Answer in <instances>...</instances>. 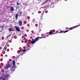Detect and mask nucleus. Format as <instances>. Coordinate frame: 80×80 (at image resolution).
Instances as JSON below:
<instances>
[{
	"instance_id": "24",
	"label": "nucleus",
	"mask_w": 80,
	"mask_h": 80,
	"mask_svg": "<svg viewBox=\"0 0 80 80\" xmlns=\"http://www.w3.org/2000/svg\"><path fill=\"white\" fill-rule=\"evenodd\" d=\"M52 0H46V1H49V2H51Z\"/></svg>"
},
{
	"instance_id": "29",
	"label": "nucleus",
	"mask_w": 80,
	"mask_h": 80,
	"mask_svg": "<svg viewBox=\"0 0 80 80\" xmlns=\"http://www.w3.org/2000/svg\"><path fill=\"white\" fill-rule=\"evenodd\" d=\"M3 80H5V78H3Z\"/></svg>"
},
{
	"instance_id": "8",
	"label": "nucleus",
	"mask_w": 80,
	"mask_h": 80,
	"mask_svg": "<svg viewBox=\"0 0 80 80\" xmlns=\"http://www.w3.org/2000/svg\"><path fill=\"white\" fill-rule=\"evenodd\" d=\"M18 23V25L19 26H22V21H19Z\"/></svg>"
},
{
	"instance_id": "18",
	"label": "nucleus",
	"mask_w": 80,
	"mask_h": 80,
	"mask_svg": "<svg viewBox=\"0 0 80 80\" xmlns=\"http://www.w3.org/2000/svg\"><path fill=\"white\" fill-rule=\"evenodd\" d=\"M47 3L46 2H44L42 3V5H44V4H45V3Z\"/></svg>"
},
{
	"instance_id": "33",
	"label": "nucleus",
	"mask_w": 80,
	"mask_h": 80,
	"mask_svg": "<svg viewBox=\"0 0 80 80\" xmlns=\"http://www.w3.org/2000/svg\"><path fill=\"white\" fill-rule=\"evenodd\" d=\"M18 13H19V12H18Z\"/></svg>"
},
{
	"instance_id": "6",
	"label": "nucleus",
	"mask_w": 80,
	"mask_h": 80,
	"mask_svg": "<svg viewBox=\"0 0 80 80\" xmlns=\"http://www.w3.org/2000/svg\"><path fill=\"white\" fill-rule=\"evenodd\" d=\"M11 67V65H10L9 64H7V65L6 66L5 69H8V68H10Z\"/></svg>"
},
{
	"instance_id": "16",
	"label": "nucleus",
	"mask_w": 80,
	"mask_h": 80,
	"mask_svg": "<svg viewBox=\"0 0 80 80\" xmlns=\"http://www.w3.org/2000/svg\"><path fill=\"white\" fill-rule=\"evenodd\" d=\"M1 72L2 73H3L4 72V69L2 68L1 69Z\"/></svg>"
},
{
	"instance_id": "1",
	"label": "nucleus",
	"mask_w": 80,
	"mask_h": 80,
	"mask_svg": "<svg viewBox=\"0 0 80 80\" xmlns=\"http://www.w3.org/2000/svg\"><path fill=\"white\" fill-rule=\"evenodd\" d=\"M46 38V37L45 36L43 37H37L35 39H32V41H31V44H34L37 41H38L39 39H40L41 38Z\"/></svg>"
},
{
	"instance_id": "26",
	"label": "nucleus",
	"mask_w": 80,
	"mask_h": 80,
	"mask_svg": "<svg viewBox=\"0 0 80 80\" xmlns=\"http://www.w3.org/2000/svg\"><path fill=\"white\" fill-rule=\"evenodd\" d=\"M40 31H41V29H39V32H40Z\"/></svg>"
},
{
	"instance_id": "28",
	"label": "nucleus",
	"mask_w": 80,
	"mask_h": 80,
	"mask_svg": "<svg viewBox=\"0 0 80 80\" xmlns=\"http://www.w3.org/2000/svg\"><path fill=\"white\" fill-rule=\"evenodd\" d=\"M46 7L44 6L43 7V8H46Z\"/></svg>"
},
{
	"instance_id": "9",
	"label": "nucleus",
	"mask_w": 80,
	"mask_h": 80,
	"mask_svg": "<svg viewBox=\"0 0 80 80\" xmlns=\"http://www.w3.org/2000/svg\"><path fill=\"white\" fill-rule=\"evenodd\" d=\"M23 12L21 11H19V17H21L22 16V14Z\"/></svg>"
},
{
	"instance_id": "14",
	"label": "nucleus",
	"mask_w": 80,
	"mask_h": 80,
	"mask_svg": "<svg viewBox=\"0 0 80 80\" xmlns=\"http://www.w3.org/2000/svg\"><path fill=\"white\" fill-rule=\"evenodd\" d=\"M22 51L23 52H25V51H26V49H21V50H20V52H22Z\"/></svg>"
},
{
	"instance_id": "4",
	"label": "nucleus",
	"mask_w": 80,
	"mask_h": 80,
	"mask_svg": "<svg viewBox=\"0 0 80 80\" xmlns=\"http://www.w3.org/2000/svg\"><path fill=\"white\" fill-rule=\"evenodd\" d=\"M14 28H15L16 30L17 31H18V32H20V27L17 26H14Z\"/></svg>"
},
{
	"instance_id": "11",
	"label": "nucleus",
	"mask_w": 80,
	"mask_h": 80,
	"mask_svg": "<svg viewBox=\"0 0 80 80\" xmlns=\"http://www.w3.org/2000/svg\"><path fill=\"white\" fill-rule=\"evenodd\" d=\"M68 31H69V30H66V31H61L59 32H58V33H63V32H64V33H66V32H68Z\"/></svg>"
},
{
	"instance_id": "12",
	"label": "nucleus",
	"mask_w": 80,
	"mask_h": 80,
	"mask_svg": "<svg viewBox=\"0 0 80 80\" xmlns=\"http://www.w3.org/2000/svg\"><path fill=\"white\" fill-rule=\"evenodd\" d=\"M18 13H17L15 15V18L16 20H17L18 19Z\"/></svg>"
},
{
	"instance_id": "22",
	"label": "nucleus",
	"mask_w": 80,
	"mask_h": 80,
	"mask_svg": "<svg viewBox=\"0 0 80 80\" xmlns=\"http://www.w3.org/2000/svg\"><path fill=\"white\" fill-rule=\"evenodd\" d=\"M23 55V52H22V53H21L20 55V56H21V55L22 56V55Z\"/></svg>"
},
{
	"instance_id": "15",
	"label": "nucleus",
	"mask_w": 80,
	"mask_h": 80,
	"mask_svg": "<svg viewBox=\"0 0 80 80\" xmlns=\"http://www.w3.org/2000/svg\"><path fill=\"white\" fill-rule=\"evenodd\" d=\"M7 48V46L5 45L4 48L3 50H4V51H6Z\"/></svg>"
},
{
	"instance_id": "27",
	"label": "nucleus",
	"mask_w": 80,
	"mask_h": 80,
	"mask_svg": "<svg viewBox=\"0 0 80 80\" xmlns=\"http://www.w3.org/2000/svg\"><path fill=\"white\" fill-rule=\"evenodd\" d=\"M17 4L18 5H19V3L18 2H17Z\"/></svg>"
},
{
	"instance_id": "17",
	"label": "nucleus",
	"mask_w": 80,
	"mask_h": 80,
	"mask_svg": "<svg viewBox=\"0 0 80 80\" xmlns=\"http://www.w3.org/2000/svg\"><path fill=\"white\" fill-rule=\"evenodd\" d=\"M9 31L10 32H11V31H12V28H9Z\"/></svg>"
},
{
	"instance_id": "36",
	"label": "nucleus",
	"mask_w": 80,
	"mask_h": 80,
	"mask_svg": "<svg viewBox=\"0 0 80 80\" xmlns=\"http://www.w3.org/2000/svg\"><path fill=\"white\" fill-rule=\"evenodd\" d=\"M23 37V36H22V37Z\"/></svg>"
},
{
	"instance_id": "5",
	"label": "nucleus",
	"mask_w": 80,
	"mask_h": 80,
	"mask_svg": "<svg viewBox=\"0 0 80 80\" xmlns=\"http://www.w3.org/2000/svg\"><path fill=\"white\" fill-rule=\"evenodd\" d=\"M79 26H80V25H76L72 27H71L69 28V30H72V29H74V28H77V27H79Z\"/></svg>"
},
{
	"instance_id": "34",
	"label": "nucleus",
	"mask_w": 80,
	"mask_h": 80,
	"mask_svg": "<svg viewBox=\"0 0 80 80\" xmlns=\"http://www.w3.org/2000/svg\"><path fill=\"white\" fill-rule=\"evenodd\" d=\"M1 79V78H0V79Z\"/></svg>"
},
{
	"instance_id": "25",
	"label": "nucleus",
	"mask_w": 80,
	"mask_h": 80,
	"mask_svg": "<svg viewBox=\"0 0 80 80\" xmlns=\"http://www.w3.org/2000/svg\"><path fill=\"white\" fill-rule=\"evenodd\" d=\"M32 21H33L34 22H35V19H34Z\"/></svg>"
},
{
	"instance_id": "23",
	"label": "nucleus",
	"mask_w": 80,
	"mask_h": 80,
	"mask_svg": "<svg viewBox=\"0 0 80 80\" xmlns=\"http://www.w3.org/2000/svg\"><path fill=\"white\" fill-rule=\"evenodd\" d=\"M11 34H10L7 37V38H8L10 36H11Z\"/></svg>"
},
{
	"instance_id": "31",
	"label": "nucleus",
	"mask_w": 80,
	"mask_h": 80,
	"mask_svg": "<svg viewBox=\"0 0 80 80\" xmlns=\"http://www.w3.org/2000/svg\"><path fill=\"white\" fill-rule=\"evenodd\" d=\"M43 7H42L41 8H43Z\"/></svg>"
},
{
	"instance_id": "21",
	"label": "nucleus",
	"mask_w": 80,
	"mask_h": 80,
	"mask_svg": "<svg viewBox=\"0 0 80 80\" xmlns=\"http://www.w3.org/2000/svg\"><path fill=\"white\" fill-rule=\"evenodd\" d=\"M55 0V3H57L58 2V0Z\"/></svg>"
},
{
	"instance_id": "32",
	"label": "nucleus",
	"mask_w": 80,
	"mask_h": 80,
	"mask_svg": "<svg viewBox=\"0 0 80 80\" xmlns=\"http://www.w3.org/2000/svg\"><path fill=\"white\" fill-rule=\"evenodd\" d=\"M67 0H65V1H67Z\"/></svg>"
},
{
	"instance_id": "35",
	"label": "nucleus",
	"mask_w": 80,
	"mask_h": 80,
	"mask_svg": "<svg viewBox=\"0 0 80 80\" xmlns=\"http://www.w3.org/2000/svg\"><path fill=\"white\" fill-rule=\"evenodd\" d=\"M0 27H1V26H0Z\"/></svg>"
},
{
	"instance_id": "10",
	"label": "nucleus",
	"mask_w": 80,
	"mask_h": 80,
	"mask_svg": "<svg viewBox=\"0 0 80 80\" xmlns=\"http://www.w3.org/2000/svg\"><path fill=\"white\" fill-rule=\"evenodd\" d=\"M14 10V8H13V7L12 6L10 7V11L11 12H12Z\"/></svg>"
},
{
	"instance_id": "3",
	"label": "nucleus",
	"mask_w": 80,
	"mask_h": 80,
	"mask_svg": "<svg viewBox=\"0 0 80 80\" xmlns=\"http://www.w3.org/2000/svg\"><path fill=\"white\" fill-rule=\"evenodd\" d=\"M5 73H6V75H5V79L7 80H8V78L10 77V73L8 72V70H6L5 71Z\"/></svg>"
},
{
	"instance_id": "20",
	"label": "nucleus",
	"mask_w": 80,
	"mask_h": 80,
	"mask_svg": "<svg viewBox=\"0 0 80 80\" xmlns=\"http://www.w3.org/2000/svg\"><path fill=\"white\" fill-rule=\"evenodd\" d=\"M20 8V6H18L16 7V9H18Z\"/></svg>"
},
{
	"instance_id": "7",
	"label": "nucleus",
	"mask_w": 80,
	"mask_h": 80,
	"mask_svg": "<svg viewBox=\"0 0 80 80\" xmlns=\"http://www.w3.org/2000/svg\"><path fill=\"white\" fill-rule=\"evenodd\" d=\"M47 35L46 36V37H48V36L49 35H53V34H55L54 33L52 32H48L47 33Z\"/></svg>"
},
{
	"instance_id": "13",
	"label": "nucleus",
	"mask_w": 80,
	"mask_h": 80,
	"mask_svg": "<svg viewBox=\"0 0 80 80\" xmlns=\"http://www.w3.org/2000/svg\"><path fill=\"white\" fill-rule=\"evenodd\" d=\"M8 72L9 74H12V73H13L11 71V70H9Z\"/></svg>"
},
{
	"instance_id": "19",
	"label": "nucleus",
	"mask_w": 80,
	"mask_h": 80,
	"mask_svg": "<svg viewBox=\"0 0 80 80\" xmlns=\"http://www.w3.org/2000/svg\"><path fill=\"white\" fill-rule=\"evenodd\" d=\"M47 3L46 2H44L42 3V5H44V4H45V3Z\"/></svg>"
},
{
	"instance_id": "2",
	"label": "nucleus",
	"mask_w": 80,
	"mask_h": 80,
	"mask_svg": "<svg viewBox=\"0 0 80 80\" xmlns=\"http://www.w3.org/2000/svg\"><path fill=\"white\" fill-rule=\"evenodd\" d=\"M12 64L13 65L12 66L10 70L12 72H14L15 70V60H13L12 61Z\"/></svg>"
},
{
	"instance_id": "30",
	"label": "nucleus",
	"mask_w": 80,
	"mask_h": 80,
	"mask_svg": "<svg viewBox=\"0 0 80 80\" xmlns=\"http://www.w3.org/2000/svg\"><path fill=\"white\" fill-rule=\"evenodd\" d=\"M2 28H3V26H2Z\"/></svg>"
}]
</instances>
